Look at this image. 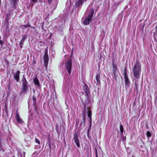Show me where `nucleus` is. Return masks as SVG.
Returning <instances> with one entry per match:
<instances>
[{
    "instance_id": "1",
    "label": "nucleus",
    "mask_w": 157,
    "mask_h": 157,
    "mask_svg": "<svg viewBox=\"0 0 157 157\" xmlns=\"http://www.w3.org/2000/svg\"><path fill=\"white\" fill-rule=\"evenodd\" d=\"M141 70L140 64L138 61H136L134 67L132 68V71L134 76L137 79L140 77Z\"/></svg>"
},
{
    "instance_id": "2",
    "label": "nucleus",
    "mask_w": 157,
    "mask_h": 157,
    "mask_svg": "<svg viewBox=\"0 0 157 157\" xmlns=\"http://www.w3.org/2000/svg\"><path fill=\"white\" fill-rule=\"evenodd\" d=\"M93 14L94 10L92 8L90 13H89L88 16L83 21V23L84 25H86L89 24L90 21L92 19Z\"/></svg>"
},
{
    "instance_id": "3",
    "label": "nucleus",
    "mask_w": 157,
    "mask_h": 157,
    "mask_svg": "<svg viewBox=\"0 0 157 157\" xmlns=\"http://www.w3.org/2000/svg\"><path fill=\"white\" fill-rule=\"evenodd\" d=\"M65 67L69 74L70 75L72 68V62L71 59H69L66 62Z\"/></svg>"
},
{
    "instance_id": "4",
    "label": "nucleus",
    "mask_w": 157,
    "mask_h": 157,
    "mask_svg": "<svg viewBox=\"0 0 157 157\" xmlns=\"http://www.w3.org/2000/svg\"><path fill=\"white\" fill-rule=\"evenodd\" d=\"M87 0H78L75 3V6L78 9L81 8L83 3Z\"/></svg>"
},
{
    "instance_id": "5",
    "label": "nucleus",
    "mask_w": 157,
    "mask_h": 157,
    "mask_svg": "<svg viewBox=\"0 0 157 157\" xmlns=\"http://www.w3.org/2000/svg\"><path fill=\"white\" fill-rule=\"evenodd\" d=\"M20 72L19 70L17 71L13 74L14 78L17 82H18L20 81Z\"/></svg>"
},
{
    "instance_id": "6",
    "label": "nucleus",
    "mask_w": 157,
    "mask_h": 157,
    "mask_svg": "<svg viewBox=\"0 0 157 157\" xmlns=\"http://www.w3.org/2000/svg\"><path fill=\"white\" fill-rule=\"evenodd\" d=\"M73 139L77 146L78 147H79L80 145V143L78 138L77 133H75L74 134Z\"/></svg>"
},
{
    "instance_id": "7",
    "label": "nucleus",
    "mask_w": 157,
    "mask_h": 157,
    "mask_svg": "<svg viewBox=\"0 0 157 157\" xmlns=\"http://www.w3.org/2000/svg\"><path fill=\"white\" fill-rule=\"evenodd\" d=\"M113 71V74L115 77H116V75H117V72L118 71V70L117 68V65H116L114 63H112Z\"/></svg>"
},
{
    "instance_id": "8",
    "label": "nucleus",
    "mask_w": 157,
    "mask_h": 157,
    "mask_svg": "<svg viewBox=\"0 0 157 157\" xmlns=\"http://www.w3.org/2000/svg\"><path fill=\"white\" fill-rule=\"evenodd\" d=\"M15 118L17 121V123L19 124H22L24 123L23 121L20 117L18 113H17L15 116Z\"/></svg>"
},
{
    "instance_id": "9",
    "label": "nucleus",
    "mask_w": 157,
    "mask_h": 157,
    "mask_svg": "<svg viewBox=\"0 0 157 157\" xmlns=\"http://www.w3.org/2000/svg\"><path fill=\"white\" fill-rule=\"evenodd\" d=\"M44 61L45 65H47L48 61V56L46 52H45L44 56Z\"/></svg>"
},
{
    "instance_id": "10",
    "label": "nucleus",
    "mask_w": 157,
    "mask_h": 157,
    "mask_svg": "<svg viewBox=\"0 0 157 157\" xmlns=\"http://www.w3.org/2000/svg\"><path fill=\"white\" fill-rule=\"evenodd\" d=\"M87 109L88 110L87 112V116L89 118L91 124V115H92V112L90 109H89V108H87Z\"/></svg>"
},
{
    "instance_id": "11",
    "label": "nucleus",
    "mask_w": 157,
    "mask_h": 157,
    "mask_svg": "<svg viewBox=\"0 0 157 157\" xmlns=\"http://www.w3.org/2000/svg\"><path fill=\"white\" fill-rule=\"evenodd\" d=\"M21 80L22 86H28V82L24 76H23Z\"/></svg>"
},
{
    "instance_id": "12",
    "label": "nucleus",
    "mask_w": 157,
    "mask_h": 157,
    "mask_svg": "<svg viewBox=\"0 0 157 157\" xmlns=\"http://www.w3.org/2000/svg\"><path fill=\"white\" fill-rule=\"evenodd\" d=\"M83 88L84 91L85 92L86 95H88L89 93V90L86 84H85L84 85Z\"/></svg>"
},
{
    "instance_id": "13",
    "label": "nucleus",
    "mask_w": 157,
    "mask_h": 157,
    "mask_svg": "<svg viewBox=\"0 0 157 157\" xmlns=\"http://www.w3.org/2000/svg\"><path fill=\"white\" fill-rule=\"evenodd\" d=\"M21 89L22 92H26L29 90L28 86H22Z\"/></svg>"
},
{
    "instance_id": "14",
    "label": "nucleus",
    "mask_w": 157,
    "mask_h": 157,
    "mask_svg": "<svg viewBox=\"0 0 157 157\" xmlns=\"http://www.w3.org/2000/svg\"><path fill=\"white\" fill-rule=\"evenodd\" d=\"M33 82L34 83V84L37 87H39L40 86V84H39V80L37 78H34L33 79Z\"/></svg>"
},
{
    "instance_id": "15",
    "label": "nucleus",
    "mask_w": 157,
    "mask_h": 157,
    "mask_svg": "<svg viewBox=\"0 0 157 157\" xmlns=\"http://www.w3.org/2000/svg\"><path fill=\"white\" fill-rule=\"evenodd\" d=\"M125 80V86L126 87H129L130 86V81L128 77L124 78Z\"/></svg>"
},
{
    "instance_id": "16",
    "label": "nucleus",
    "mask_w": 157,
    "mask_h": 157,
    "mask_svg": "<svg viewBox=\"0 0 157 157\" xmlns=\"http://www.w3.org/2000/svg\"><path fill=\"white\" fill-rule=\"evenodd\" d=\"M18 1V0H12V3L13 4V6L14 8H16L17 2Z\"/></svg>"
},
{
    "instance_id": "17",
    "label": "nucleus",
    "mask_w": 157,
    "mask_h": 157,
    "mask_svg": "<svg viewBox=\"0 0 157 157\" xmlns=\"http://www.w3.org/2000/svg\"><path fill=\"white\" fill-rule=\"evenodd\" d=\"M120 130L121 134H122L124 131V128L123 126L121 124H120Z\"/></svg>"
},
{
    "instance_id": "18",
    "label": "nucleus",
    "mask_w": 157,
    "mask_h": 157,
    "mask_svg": "<svg viewBox=\"0 0 157 157\" xmlns=\"http://www.w3.org/2000/svg\"><path fill=\"white\" fill-rule=\"evenodd\" d=\"M123 74H124V78L128 77L127 75V72H126V68H125L124 69V72H123Z\"/></svg>"
},
{
    "instance_id": "19",
    "label": "nucleus",
    "mask_w": 157,
    "mask_h": 157,
    "mask_svg": "<svg viewBox=\"0 0 157 157\" xmlns=\"http://www.w3.org/2000/svg\"><path fill=\"white\" fill-rule=\"evenodd\" d=\"M146 135L147 138H149L151 136V134L150 132L149 131H148L147 132Z\"/></svg>"
},
{
    "instance_id": "20",
    "label": "nucleus",
    "mask_w": 157,
    "mask_h": 157,
    "mask_svg": "<svg viewBox=\"0 0 157 157\" xmlns=\"http://www.w3.org/2000/svg\"><path fill=\"white\" fill-rule=\"evenodd\" d=\"M100 76L99 74H97L96 77V79L97 81L98 82L100 79Z\"/></svg>"
},
{
    "instance_id": "21",
    "label": "nucleus",
    "mask_w": 157,
    "mask_h": 157,
    "mask_svg": "<svg viewBox=\"0 0 157 157\" xmlns=\"http://www.w3.org/2000/svg\"><path fill=\"white\" fill-rule=\"evenodd\" d=\"M27 36L25 35H24L22 36V38L21 40L22 41H24V42L25 41V40L27 38Z\"/></svg>"
},
{
    "instance_id": "22",
    "label": "nucleus",
    "mask_w": 157,
    "mask_h": 157,
    "mask_svg": "<svg viewBox=\"0 0 157 157\" xmlns=\"http://www.w3.org/2000/svg\"><path fill=\"white\" fill-rule=\"evenodd\" d=\"M23 26L25 28H27V27H31L30 26V25L29 24V23H28L27 24L23 25Z\"/></svg>"
},
{
    "instance_id": "23",
    "label": "nucleus",
    "mask_w": 157,
    "mask_h": 157,
    "mask_svg": "<svg viewBox=\"0 0 157 157\" xmlns=\"http://www.w3.org/2000/svg\"><path fill=\"white\" fill-rule=\"evenodd\" d=\"M32 100L33 101V104L35 105L36 103V98L34 97H33Z\"/></svg>"
},
{
    "instance_id": "24",
    "label": "nucleus",
    "mask_w": 157,
    "mask_h": 157,
    "mask_svg": "<svg viewBox=\"0 0 157 157\" xmlns=\"http://www.w3.org/2000/svg\"><path fill=\"white\" fill-rule=\"evenodd\" d=\"M35 142L37 143L38 144H40V141L37 139V138H35Z\"/></svg>"
},
{
    "instance_id": "25",
    "label": "nucleus",
    "mask_w": 157,
    "mask_h": 157,
    "mask_svg": "<svg viewBox=\"0 0 157 157\" xmlns=\"http://www.w3.org/2000/svg\"><path fill=\"white\" fill-rule=\"evenodd\" d=\"M24 41L21 40L20 42H19V45H23L24 44Z\"/></svg>"
},
{
    "instance_id": "26",
    "label": "nucleus",
    "mask_w": 157,
    "mask_h": 157,
    "mask_svg": "<svg viewBox=\"0 0 157 157\" xmlns=\"http://www.w3.org/2000/svg\"><path fill=\"white\" fill-rule=\"evenodd\" d=\"M32 0V4H34L37 1V0Z\"/></svg>"
},
{
    "instance_id": "27",
    "label": "nucleus",
    "mask_w": 157,
    "mask_h": 157,
    "mask_svg": "<svg viewBox=\"0 0 157 157\" xmlns=\"http://www.w3.org/2000/svg\"><path fill=\"white\" fill-rule=\"evenodd\" d=\"M95 153L96 157H98L97 151L96 149H95Z\"/></svg>"
},
{
    "instance_id": "28",
    "label": "nucleus",
    "mask_w": 157,
    "mask_h": 157,
    "mask_svg": "<svg viewBox=\"0 0 157 157\" xmlns=\"http://www.w3.org/2000/svg\"><path fill=\"white\" fill-rule=\"evenodd\" d=\"M52 0H48V2L49 3H51L52 2Z\"/></svg>"
},
{
    "instance_id": "29",
    "label": "nucleus",
    "mask_w": 157,
    "mask_h": 157,
    "mask_svg": "<svg viewBox=\"0 0 157 157\" xmlns=\"http://www.w3.org/2000/svg\"><path fill=\"white\" fill-rule=\"evenodd\" d=\"M20 46V48H22V45H19Z\"/></svg>"
},
{
    "instance_id": "30",
    "label": "nucleus",
    "mask_w": 157,
    "mask_h": 157,
    "mask_svg": "<svg viewBox=\"0 0 157 157\" xmlns=\"http://www.w3.org/2000/svg\"><path fill=\"white\" fill-rule=\"evenodd\" d=\"M2 41L1 40H0V44L1 45H2Z\"/></svg>"
},
{
    "instance_id": "31",
    "label": "nucleus",
    "mask_w": 157,
    "mask_h": 157,
    "mask_svg": "<svg viewBox=\"0 0 157 157\" xmlns=\"http://www.w3.org/2000/svg\"><path fill=\"white\" fill-rule=\"evenodd\" d=\"M155 29H156V30L157 31V25H156V26H155Z\"/></svg>"
},
{
    "instance_id": "32",
    "label": "nucleus",
    "mask_w": 157,
    "mask_h": 157,
    "mask_svg": "<svg viewBox=\"0 0 157 157\" xmlns=\"http://www.w3.org/2000/svg\"><path fill=\"white\" fill-rule=\"evenodd\" d=\"M24 156H25V152H24Z\"/></svg>"
},
{
    "instance_id": "33",
    "label": "nucleus",
    "mask_w": 157,
    "mask_h": 157,
    "mask_svg": "<svg viewBox=\"0 0 157 157\" xmlns=\"http://www.w3.org/2000/svg\"><path fill=\"white\" fill-rule=\"evenodd\" d=\"M8 34H5V35L6 36H7L8 35Z\"/></svg>"
},
{
    "instance_id": "34",
    "label": "nucleus",
    "mask_w": 157,
    "mask_h": 157,
    "mask_svg": "<svg viewBox=\"0 0 157 157\" xmlns=\"http://www.w3.org/2000/svg\"><path fill=\"white\" fill-rule=\"evenodd\" d=\"M85 112H84V115H85Z\"/></svg>"
}]
</instances>
